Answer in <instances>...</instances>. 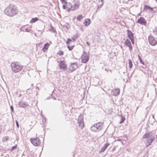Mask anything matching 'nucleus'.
I'll return each mask as SVG.
<instances>
[{"label":"nucleus","instance_id":"1","mask_svg":"<svg viewBox=\"0 0 157 157\" xmlns=\"http://www.w3.org/2000/svg\"><path fill=\"white\" fill-rule=\"evenodd\" d=\"M18 10L16 6L11 4L8 6L5 10V13L7 16L13 17L17 14Z\"/></svg>","mask_w":157,"mask_h":157},{"label":"nucleus","instance_id":"2","mask_svg":"<svg viewBox=\"0 0 157 157\" xmlns=\"http://www.w3.org/2000/svg\"><path fill=\"white\" fill-rule=\"evenodd\" d=\"M155 135L150 132H146L143 137L144 139L147 138L145 141L148 144L151 143V145L155 140Z\"/></svg>","mask_w":157,"mask_h":157},{"label":"nucleus","instance_id":"3","mask_svg":"<svg viewBox=\"0 0 157 157\" xmlns=\"http://www.w3.org/2000/svg\"><path fill=\"white\" fill-rule=\"evenodd\" d=\"M104 123L103 122H99L92 125L90 128L91 131L98 132L102 130Z\"/></svg>","mask_w":157,"mask_h":157},{"label":"nucleus","instance_id":"4","mask_svg":"<svg viewBox=\"0 0 157 157\" xmlns=\"http://www.w3.org/2000/svg\"><path fill=\"white\" fill-rule=\"evenodd\" d=\"M11 66L12 71L14 73H17L19 71L23 68L22 66L19 64L17 62L12 63L11 64Z\"/></svg>","mask_w":157,"mask_h":157},{"label":"nucleus","instance_id":"5","mask_svg":"<svg viewBox=\"0 0 157 157\" xmlns=\"http://www.w3.org/2000/svg\"><path fill=\"white\" fill-rule=\"evenodd\" d=\"M63 4L62 7L64 10H67V11L69 12L71 10V4L70 2H67V1H61Z\"/></svg>","mask_w":157,"mask_h":157},{"label":"nucleus","instance_id":"6","mask_svg":"<svg viewBox=\"0 0 157 157\" xmlns=\"http://www.w3.org/2000/svg\"><path fill=\"white\" fill-rule=\"evenodd\" d=\"M89 59V52H87L83 51L82 55L81 57L82 62L83 63H86L88 62Z\"/></svg>","mask_w":157,"mask_h":157},{"label":"nucleus","instance_id":"7","mask_svg":"<svg viewBox=\"0 0 157 157\" xmlns=\"http://www.w3.org/2000/svg\"><path fill=\"white\" fill-rule=\"evenodd\" d=\"M31 143L35 146H37L40 144V141L38 137L30 139Z\"/></svg>","mask_w":157,"mask_h":157},{"label":"nucleus","instance_id":"8","mask_svg":"<svg viewBox=\"0 0 157 157\" xmlns=\"http://www.w3.org/2000/svg\"><path fill=\"white\" fill-rule=\"evenodd\" d=\"M149 44L152 46H155L157 44V41L152 35H150L148 38Z\"/></svg>","mask_w":157,"mask_h":157},{"label":"nucleus","instance_id":"9","mask_svg":"<svg viewBox=\"0 0 157 157\" xmlns=\"http://www.w3.org/2000/svg\"><path fill=\"white\" fill-rule=\"evenodd\" d=\"M78 122L80 128L82 129L84 127V125L83 117L82 115H80L79 116L78 120Z\"/></svg>","mask_w":157,"mask_h":157},{"label":"nucleus","instance_id":"10","mask_svg":"<svg viewBox=\"0 0 157 157\" xmlns=\"http://www.w3.org/2000/svg\"><path fill=\"white\" fill-rule=\"evenodd\" d=\"M59 63V67L61 69L64 70H66L67 69V65L65 64V62L63 60H60L58 61Z\"/></svg>","mask_w":157,"mask_h":157},{"label":"nucleus","instance_id":"11","mask_svg":"<svg viewBox=\"0 0 157 157\" xmlns=\"http://www.w3.org/2000/svg\"><path fill=\"white\" fill-rule=\"evenodd\" d=\"M120 92L119 89H114L112 90L111 94L112 95L117 96H118Z\"/></svg>","mask_w":157,"mask_h":157},{"label":"nucleus","instance_id":"12","mask_svg":"<svg viewBox=\"0 0 157 157\" xmlns=\"http://www.w3.org/2000/svg\"><path fill=\"white\" fill-rule=\"evenodd\" d=\"M79 5V2L78 1H77V2L74 4L73 6L71 4V10H74L76 9H78Z\"/></svg>","mask_w":157,"mask_h":157},{"label":"nucleus","instance_id":"13","mask_svg":"<svg viewBox=\"0 0 157 157\" xmlns=\"http://www.w3.org/2000/svg\"><path fill=\"white\" fill-rule=\"evenodd\" d=\"M18 105L20 107L25 108L28 106V104L26 102L20 101L18 103Z\"/></svg>","mask_w":157,"mask_h":157},{"label":"nucleus","instance_id":"14","mask_svg":"<svg viewBox=\"0 0 157 157\" xmlns=\"http://www.w3.org/2000/svg\"><path fill=\"white\" fill-rule=\"evenodd\" d=\"M124 43L125 44L129 47V50L131 51L132 50V46L129 40L127 39L124 42Z\"/></svg>","mask_w":157,"mask_h":157},{"label":"nucleus","instance_id":"15","mask_svg":"<svg viewBox=\"0 0 157 157\" xmlns=\"http://www.w3.org/2000/svg\"><path fill=\"white\" fill-rule=\"evenodd\" d=\"M77 65L75 63H71L69 69L72 72L77 68Z\"/></svg>","mask_w":157,"mask_h":157},{"label":"nucleus","instance_id":"16","mask_svg":"<svg viewBox=\"0 0 157 157\" xmlns=\"http://www.w3.org/2000/svg\"><path fill=\"white\" fill-rule=\"evenodd\" d=\"M137 22L141 25H145L147 23L146 21L144 18L143 17H140V18L138 19Z\"/></svg>","mask_w":157,"mask_h":157},{"label":"nucleus","instance_id":"17","mask_svg":"<svg viewBox=\"0 0 157 157\" xmlns=\"http://www.w3.org/2000/svg\"><path fill=\"white\" fill-rule=\"evenodd\" d=\"M148 10H149L150 12H151L153 10V9L150 6H148L146 5H144V11H147Z\"/></svg>","mask_w":157,"mask_h":157},{"label":"nucleus","instance_id":"18","mask_svg":"<svg viewBox=\"0 0 157 157\" xmlns=\"http://www.w3.org/2000/svg\"><path fill=\"white\" fill-rule=\"evenodd\" d=\"M127 32L128 37L129 39H131L132 38H134L133 34L130 30H127Z\"/></svg>","mask_w":157,"mask_h":157},{"label":"nucleus","instance_id":"19","mask_svg":"<svg viewBox=\"0 0 157 157\" xmlns=\"http://www.w3.org/2000/svg\"><path fill=\"white\" fill-rule=\"evenodd\" d=\"M49 46V44L48 43H47L44 44L43 48V51L44 52H45L48 49V47Z\"/></svg>","mask_w":157,"mask_h":157},{"label":"nucleus","instance_id":"20","mask_svg":"<svg viewBox=\"0 0 157 157\" xmlns=\"http://www.w3.org/2000/svg\"><path fill=\"white\" fill-rule=\"evenodd\" d=\"M109 145V144L106 143V144H105L104 145L103 147L101 148V150L100 151V153L103 152L106 149L107 147H108Z\"/></svg>","mask_w":157,"mask_h":157},{"label":"nucleus","instance_id":"21","mask_svg":"<svg viewBox=\"0 0 157 157\" xmlns=\"http://www.w3.org/2000/svg\"><path fill=\"white\" fill-rule=\"evenodd\" d=\"M90 23V19L88 18L85 19L84 23L86 26H88Z\"/></svg>","mask_w":157,"mask_h":157},{"label":"nucleus","instance_id":"22","mask_svg":"<svg viewBox=\"0 0 157 157\" xmlns=\"http://www.w3.org/2000/svg\"><path fill=\"white\" fill-rule=\"evenodd\" d=\"M38 20V19L37 17L32 18L30 21V23H33Z\"/></svg>","mask_w":157,"mask_h":157},{"label":"nucleus","instance_id":"23","mask_svg":"<svg viewBox=\"0 0 157 157\" xmlns=\"http://www.w3.org/2000/svg\"><path fill=\"white\" fill-rule=\"evenodd\" d=\"M129 68L131 69L132 67L133 64L132 60L129 59L128 60Z\"/></svg>","mask_w":157,"mask_h":157},{"label":"nucleus","instance_id":"24","mask_svg":"<svg viewBox=\"0 0 157 157\" xmlns=\"http://www.w3.org/2000/svg\"><path fill=\"white\" fill-rule=\"evenodd\" d=\"M49 30L50 32H53L54 33L56 32L55 29L53 28V27L52 25H50V27Z\"/></svg>","mask_w":157,"mask_h":157},{"label":"nucleus","instance_id":"25","mask_svg":"<svg viewBox=\"0 0 157 157\" xmlns=\"http://www.w3.org/2000/svg\"><path fill=\"white\" fill-rule=\"evenodd\" d=\"M77 18L78 21H80L83 19V17L81 15H79L78 16Z\"/></svg>","mask_w":157,"mask_h":157},{"label":"nucleus","instance_id":"26","mask_svg":"<svg viewBox=\"0 0 157 157\" xmlns=\"http://www.w3.org/2000/svg\"><path fill=\"white\" fill-rule=\"evenodd\" d=\"M74 47H75L74 45H73L71 46H70L68 45L67 46V48H68V50L69 51H71L73 49V48H74Z\"/></svg>","mask_w":157,"mask_h":157},{"label":"nucleus","instance_id":"27","mask_svg":"<svg viewBox=\"0 0 157 157\" xmlns=\"http://www.w3.org/2000/svg\"><path fill=\"white\" fill-rule=\"evenodd\" d=\"M57 54L59 56L63 55L64 54L63 52L62 51H59Z\"/></svg>","mask_w":157,"mask_h":157},{"label":"nucleus","instance_id":"28","mask_svg":"<svg viewBox=\"0 0 157 157\" xmlns=\"http://www.w3.org/2000/svg\"><path fill=\"white\" fill-rule=\"evenodd\" d=\"M125 119V117H123L122 116H121V120L120 121L119 123L120 124L122 123Z\"/></svg>","mask_w":157,"mask_h":157},{"label":"nucleus","instance_id":"29","mask_svg":"<svg viewBox=\"0 0 157 157\" xmlns=\"http://www.w3.org/2000/svg\"><path fill=\"white\" fill-rule=\"evenodd\" d=\"M72 41V40L70 38L67 39V40L66 41V43L67 45H69L70 43Z\"/></svg>","mask_w":157,"mask_h":157},{"label":"nucleus","instance_id":"30","mask_svg":"<svg viewBox=\"0 0 157 157\" xmlns=\"http://www.w3.org/2000/svg\"><path fill=\"white\" fill-rule=\"evenodd\" d=\"M9 140V137L8 136H6L4 137H3L2 138V141L3 142H5L6 141H7V140Z\"/></svg>","mask_w":157,"mask_h":157},{"label":"nucleus","instance_id":"31","mask_svg":"<svg viewBox=\"0 0 157 157\" xmlns=\"http://www.w3.org/2000/svg\"><path fill=\"white\" fill-rule=\"evenodd\" d=\"M140 60V63H141L144 66H144H141V67H143V68H145L146 67V66L144 64V62L142 60V59H140V60Z\"/></svg>","mask_w":157,"mask_h":157},{"label":"nucleus","instance_id":"32","mask_svg":"<svg viewBox=\"0 0 157 157\" xmlns=\"http://www.w3.org/2000/svg\"><path fill=\"white\" fill-rule=\"evenodd\" d=\"M17 148V145H15V146H13L12 148H11V151H13L14 149H16Z\"/></svg>","mask_w":157,"mask_h":157},{"label":"nucleus","instance_id":"33","mask_svg":"<svg viewBox=\"0 0 157 157\" xmlns=\"http://www.w3.org/2000/svg\"><path fill=\"white\" fill-rule=\"evenodd\" d=\"M101 4L100 6H98V8H100L101 7V6H102L103 5V4L104 3L103 1H102V0L101 1Z\"/></svg>","mask_w":157,"mask_h":157},{"label":"nucleus","instance_id":"34","mask_svg":"<svg viewBox=\"0 0 157 157\" xmlns=\"http://www.w3.org/2000/svg\"><path fill=\"white\" fill-rule=\"evenodd\" d=\"M145 143L146 144V147H147L150 145H151V143H150V144H148L145 141Z\"/></svg>","mask_w":157,"mask_h":157},{"label":"nucleus","instance_id":"35","mask_svg":"<svg viewBox=\"0 0 157 157\" xmlns=\"http://www.w3.org/2000/svg\"><path fill=\"white\" fill-rule=\"evenodd\" d=\"M153 32H155V33L157 35V27L155 28V29L153 30Z\"/></svg>","mask_w":157,"mask_h":157},{"label":"nucleus","instance_id":"36","mask_svg":"<svg viewBox=\"0 0 157 157\" xmlns=\"http://www.w3.org/2000/svg\"><path fill=\"white\" fill-rule=\"evenodd\" d=\"M130 39L131 40L132 43L133 44H134V38H131V39Z\"/></svg>","mask_w":157,"mask_h":157},{"label":"nucleus","instance_id":"37","mask_svg":"<svg viewBox=\"0 0 157 157\" xmlns=\"http://www.w3.org/2000/svg\"><path fill=\"white\" fill-rule=\"evenodd\" d=\"M10 109H11V111L13 112L14 109H13V106L11 105L10 106Z\"/></svg>","mask_w":157,"mask_h":157},{"label":"nucleus","instance_id":"38","mask_svg":"<svg viewBox=\"0 0 157 157\" xmlns=\"http://www.w3.org/2000/svg\"><path fill=\"white\" fill-rule=\"evenodd\" d=\"M16 125H17V128H19V124H18V122H17V121H16Z\"/></svg>","mask_w":157,"mask_h":157},{"label":"nucleus","instance_id":"39","mask_svg":"<svg viewBox=\"0 0 157 157\" xmlns=\"http://www.w3.org/2000/svg\"><path fill=\"white\" fill-rule=\"evenodd\" d=\"M30 29H25V31L26 32H30Z\"/></svg>","mask_w":157,"mask_h":157},{"label":"nucleus","instance_id":"40","mask_svg":"<svg viewBox=\"0 0 157 157\" xmlns=\"http://www.w3.org/2000/svg\"><path fill=\"white\" fill-rule=\"evenodd\" d=\"M2 127L0 126V134H1V132H2Z\"/></svg>","mask_w":157,"mask_h":157},{"label":"nucleus","instance_id":"41","mask_svg":"<svg viewBox=\"0 0 157 157\" xmlns=\"http://www.w3.org/2000/svg\"><path fill=\"white\" fill-rule=\"evenodd\" d=\"M86 44L87 45H88V46H90V43H89V42H88V41H87V42H86Z\"/></svg>","mask_w":157,"mask_h":157},{"label":"nucleus","instance_id":"42","mask_svg":"<svg viewBox=\"0 0 157 157\" xmlns=\"http://www.w3.org/2000/svg\"><path fill=\"white\" fill-rule=\"evenodd\" d=\"M138 58H139V60H140V59H141V58L140 57V56L139 55H138Z\"/></svg>","mask_w":157,"mask_h":157},{"label":"nucleus","instance_id":"43","mask_svg":"<svg viewBox=\"0 0 157 157\" xmlns=\"http://www.w3.org/2000/svg\"><path fill=\"white\" fill-rule=\"evenodd\" d=\"M138 107H137L136 109V110H137V109H138Z\"/></svg>","mask_w":157,"mask_h":157},{"label":"nucleus","instance_id":"44","mask_svg":"<svg viewBox=\"0 0 157 157\" xmlns=\"http://www.w3.org/2000/svg\"><path fill=\"white\" fill-rule=\"evenodd\" d=\"M105 70L106 71H107V70L105 68Z\"/></svg>","mask_w":157,"mask_h":157},{"label":"nucleus","instance_id":"45","mask_svg":"<svg viewBox=\"0 0 157 157\" xmlns=\"http://www.w3.org/2000/svg\"><path fill=\"white\" fill-rule=\"evenodd\" d=\"M54 99H56V98H54Z\"/></svg>","mask_w":157,"mask_h":157},{"label":"nucleus","instance_id":"46","mask_svg":"<svg viewBox=\"0 0 157 157\" xmlns=\"http://www.w3.org/2000/svg\"><path fill=\"white\" fill-rule=\"evenodd\" d=\"M156 1V2H157V1Z\"/></svg>","mask_w":157,"mask_h":157}]
</instances>
